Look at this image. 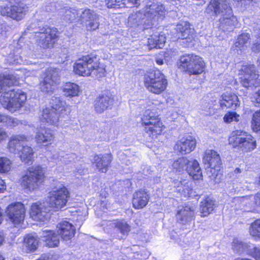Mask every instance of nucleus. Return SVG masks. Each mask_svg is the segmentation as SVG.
Listing matches in <instances>:
<instances>
[{"instance_id":"64","label":"nucleus","mask_w":260,"mask_h":260,"mask_svg":"<svg viewBox=\"0 0 260 260\" xmlns=\"http://www.w3.org/2000/svg\"><path fill=\"white\" fill-rule=\"evenodd\" d=\"M258 61L259 62V66H260V57H259V58H258Z\"/></svg>"},{"instance_id":"31","label":"nucleus","mask_w":260,"mask_h":260,"mask_svg":"<svg viewBox=\"0 0 260 260\" xmlns=\"http://www.w3.org/2000/svg\"><path fill=\"white\" fill-rule=\"evenodd\" d=\"M112 161V155L110 154L96 155L94 156V162L99 171L105 173L108 170Z\"/></svg>"},{"instance_id":"18","label":"nucleus","mask_w":260,"mask_h":260,"mask_svg":"<svg viewBox=\"0 0 260 260\" xmlns=\"http://www.w3.org/2000/svg\"><path fill=\"white\" fill-rule=\"evenodd\" d=\"M6 212L14 224L21 223L24 219L25 209L23 204L21 203H14L10 205Z\"/></svg>"},{"instance_id":"11","label":"nucleus","mask_w":260,"mask_h":260,"mask_svg":"<svg viewBox=\"0 0 260 260\" xmlns=\"http://www.w3.org/2000/svg\"><path fill=\"white\" fill-rule=\"evenodd\" d=\"M229 141L233 147L244 152L250 151L256 147L255 139L251 135L243 132H233Z\"/></svg>"},{"instance_id":"13","label":"nucleus","mask_w":260,"mask_h":260,"mask_svg":"<svg viewBox=\"0 0 260 260\" xmlns=\"http://www.w3.org/2000/svg\"><path fill=\"white\" fill-rule=\"evenodd\" d=\"M57 32V29L54 27L47 25L39 27L37 30L35 31L36 42L42 48H50L56 40L58 37Z\"/></svg>"},{"instance_id":"54","label":"nucleus","mask_w":260,"mask_h":260,"mask_svg":"<svg viewBox=\"0 0 260 260\" xmlns=\"http://www.w3.org/2000/svg\"><path fill=\"white\" fill-rule=\"evenodd\" d=\"M128 2L132 6L136 7H138L140 5V0H128Z\"/></svg>"},{"instance_id":"28","label":"nucleus","mask_w":260,"mask_h":260,"mask_svg":"<svg viewBox=\"0 0 260 260\" xmlns=\"http://www.w3.org/2000/svg\"><path fill=\"white\" fill-rule=\"evenodd\" d=\"M220 105L222 108L236 109L240 105V101L237 95L231 92H226L221 95Z\"/></svg>"},{"instance_id":"37","label":"nucleus","mask_w":260,"mask_h":260,"mask_svg":"<svg viewBox=\"0 0 260 260\" xmlns=\"http://www.w3.org/2000/svg\"><path fill=\"white\" fill-rule=\"evenodd\" d=\"M63 94L64 96L68 98H72L78 96L80 91L78 85L72 82L66 83L62 86Z\"/></svg>"},{"instance_id":"40","label":"nucleus","mask_w":260,"mask_h":260,"mask_svg":"<svg viewBox=\"0 0 260 260\" xmlns=\"http://www.w3.org/2000/svg\"><path fill=\"white\" fill-rule=\"evenodd\" d=\"M80 10H76L74 8L62 9L61 13H63V17L65 20L69 22H73L77 18H80Z\"/></svg>"},{"instance_id":"15","label":"nucleus","mask_w":260,"mask_h":260,"mask_svg":"<svg viewBox=\"0 0 260 260\" xmlns=\"http://www.w3.org/2000/svg\"><path fill=\"white\" fill-rule=\"evenodd\" d=\"M241 83L246 88L260 85L259 75L256 73L253 64L243 66L241 70Z\"/></svg>"},{"instance_id":"58","label":"nucleus","mask_w":260,"mask_h":260,"mask_svg":"<svg viewBox=\"0 0 260 260\" xmlns=\"http://www.w3.org/2000/svg\"><path fill=\"white\" fill-rule=\"evenodd\" d=\"M156 62L157 64H158L159 65H162L164 63V60L162 59H161V58H157L156 60Z\"/></svg>"},{"instance_id":"19","label":"nucleus","mask_w":260,"mask_h":260,"mask_svg":"<svg viewBox=\"0 0 260 260\" xmlns=\"http://www.w3.org/2000/svg\"><path fill=\"white\" fill-rule=\"evenodd\" d=\"M30 57H34V53L30 49L25 46L22 50L17 48L12 53H10L8 57V60L10 64H23L27 63L26 58Z\"/></svg>"},{"instance_id":"23","label":"nucleus","mask_w":260,"mask_h":260,"mask_svg":"<svg viewBox=\"0 0 260 260\" xmlns=\"http://www.w3.org/2000/svg\"><path fill=\"white\" fill-rule=\"evenodd\" d=\"M57 232L63 240L72 239L75 234V228L69 222L65 220L59 222L56 226Z\"/></svg>"},{"instance_id":"26","label":"nucleus","mask_w":260,"mask_h":260,"mask_svg":"<svg viewBox=\"0 0 260 260\" xmlns=\"http://www.w3.org/2000/svg\"><path fill=\"white\" fill-rule=\"evenodd\" d=\"M54 138V135L52 131L48 128L38 130L35 136L37 143L45 146L52 144Z\"/></svg>"},{"instance_id":"44","label":"nucleus","mask_w":260,"mask_h":260,"mask_svg":"<svg viewBox=\"0 0 260 260\" xmlns=\"http://www.w3.org/2000/svg\"><path fill=\"white\" fill-rule=\"evenodd\" d=\"M175 186L179 188V191H182L185 196L190 197L192 196V189L189 187L188 185H184L182 182L177 180L175 182Z\"/></svg>"},{"instance_id":"17","label":"nucleus","mask_w":260,"mask_h":260,"mask_svg":"<svg viewBox=\"0 0 260 260\" xmlns=\"http://www.w3.org/2000/svg\"><path fill=\"white\" fill-rule=\"evenodd\" d=\"M100 15L89 9H81L80 21L87 30H95L100 25Z\"/></svg>"},{"instance_id":"41","label":"nucleus","mask_w":260,"mask_h":260,"mask_svg":"<svg viewBox=\"0 0 260 260\" xmlns=\"http://www.w3.org/2000/svg\"><path fill=\"white\" fill-rule=\"evenodd\" d=\"M253 33L256 40L252 46L251 50L255 53H258L260 52V19L257 21Z\"/></svg>"},{"instance_id":"12","label":"nucleus","mask_w":260,"mask_h":260,"mask_svg":"<svg viewBox=\"0 0 260 260\" xmlns=\"http://www.w3.org/2000/svg\"><path fill=\"white\" fill-rule=\"evenodd\" d=\"M172 166L177 172L186 170L189 176L194 180L200 179L202 177L201 169L196 160L190 161L186 157H182L175 160Z\"/></svg>"},{"instance_id":"63","label":"nucleus","mask_w":260,"mask_h":260,"mask_svg":"<svg viewBox=\"0 0 260 260\" xmlns=\"http://www.w3.org/2000/svg\"><path fill=\"white\" fill-rule=\"evenodd\" d=\"M47 14H48V13L45 12V15H44V16H45L44 18H46L47 17Z\"/></svg>"},{"instance_id":"35","label":"nucleus","mask_w":260,"mask_h":260,"mask_svg":"<svg viewBox=\"0 0 260 260\" xmlns=\"http://www.w3.org/2000/svg\"><path fill=\"white\" fill-rule=\"evenodd\" d=\"M38 245L39 238L37 236L28 234L24 238L23 246L27 253H30L36 250Z\"/></svg>"},{"instance_id":"30","label":"nucleus","mask_w":260,"mask_h":260,"mask_svg":"<svg viewBox=\"0 0 260 260\" xmlns=\"http://www.w3.org/2000/svg\"><path fill=\"white\" fill-rule=\"evenodd\" d=\"M149 200L148 194L144 190H139L133 194V205L135 209H142L145 207Z\"/></svg>"},{"instance_id":"52","label":"nucleus","mask_w":260,"mask_h":260,"mask_svg":"<svg viewBox=\"0 0 260 260\" xmlns=\"http://www.w3.org/2000/svg\"><path fill=\"white\" fill-rule=\"evenodd\" d=\"M122 0H109L107 3V6L109 8H114L116 5V3H119Z\"/></svg>"},{"instance_id":"14","label":"nucleus","mask_w":260,"mask_h":260,"mask_svg":"<svg viewBox=\"0 0 260 260\" xmlns=\"http://www.w3.org/2000/svg\"><path fill=\"white\" fill-rule=\"evenodd\" d=\"M59 81V69L48 68L44 73L43 81L40 82V88L44 92L52 93L57 88Z\"/></svg>"},{"instance_id":"1","label":"nucleus","mask_w":260,"mask_h":260,"mask_svg":"<svg viewBox=\"0 0 260 260\" xmlns=\"http://www.w3.org/2000/svg\"><path fill=\"white\" fill-rule=\"evenodd\" d=\"M16 83V78L13 75H0V102L3 106L11 112L19 110L26 100V94L20 89H10L11 86Z\"/></svg>"},{"instance_id":"39","label":"nucleus","mask_w":260,"mask_h":260,"mask_svg":"<svg viewBox=\"0 0 260 260\" xmlns=\"http://www.w3.org/2000/svg\"><path fill=\"white\" fill-rule=\"evenodd\" d=\"M214 201L210 198H207L201 202L200 210L202 217L208 216L213 210Z\"/></svg>"},{"instance_id":"4","label":"nucleus","mask_w":260,"mask_h":260,"mask_svg":"<svg viewBox=\"0 0 260 260\" xmlns=\"http://www.w3.org/2000/svg\"><path fill=\"white\" fill-rule=\"evenodd\" d=\"M144 14L140 11L132 13L128 17V24L131 27L139 26L143 22L144 16L150 20L162 19L165 15L166 10L164 6L157 1L149 2L146 5Z\"/></svg>"},{"instance_id":"50","label":"nucleus","mask_w":260,"mask_h":260,"mask_svg":"<svg viewBox=\"0 0 260 260\" xmlns=\"http://www.w3.org/2000/svg\"><path fill=\"white\" fill-rule=\"evenodd\" d=\"M251 99L255 106L260 107V90L255 92L251 97Z\"/></svg>"},{"instance_id":"45","label":"nucleus","mask_w":260,"mask_h":260,"mask_svg":"<svg viewBox=\"0 0 260 260\" xmlns=\"http://www.w3.org/2000/svg\"><path fill=\"white\" fill-rule=\"evenodd\" d=\"M11 162L7 157H0V172H8L11 169Z\"/></svg>"},{"instance_id":"53","label":"nucleus","mask_w":260,"mask_h":260,"mask_svg":"<svg viewBox=\"0 0 260 260\" xmlns=\"http://www.w3.org/2000/svg\"><path fill=\"white\" fill-rule=\"evenodd\" d=\"M7 137L6 132L2 127H0V143L4 141Z\"/></svg>"},{"instance_id":"6","label":"nucleus","mask_w":260,"mask_h":260,"mask_svg":"<svg viewBox=\"0 0 260 260\" xmlns=\"http://www.w3.org/2000/svg\"><path fill=\"white\" fill-rule=\"evenodd\" d=\"M177 66L179 69L190 76L201 74L205 68L203 58L193 54L181 56L177 62Z\"/></svg>"},{"instance_id":"43","label":"nucleus","mask_w":260,"mask_h":260,"mask_svg":"<svg viewBox=\"0 0 260 260\" xmlns=\"http://www.w3.org/2000/svg\"><path fill=\"white\" fill-rule=\"evenodd\" d=\"M249 233L255 240H260V218L255 220L251 224Z\"/></svg>"},{"instance_id":"22","label":"nucleus","mask_w":260,"mask_h":260,"mask_svg":"<svg viewBox=\"0 0 260 260\" xmlns=\"http://www.w3.org/2000/svg\"><path fill=\"white\" fill-rule=\"evenodd\" d=\"M194 209L192 207L185 205L178 208L176 218L180 223L187 224L194 220Z\"/></svg>"},{"instance_id":"16","label":"nucleus","mask_w":260,"mask_h":260,"mask_svg":"<svg viewBox=\"0 0 260 260\" xmlns=\"http://www.w3.org/2000/svg\"><path fill=\"white\" fill-rule=\"evenodd\" d=\"M28 11V8L24 3L14 4L11 7H1L0 13L2 15L19 21L23 19Z\"/></svg>"},{"instance_id":"27","label":"nucleus","mask_w":260,"mask_h":260,"mask_svg":"<svg viewBox=\"0 0 260 260\" xmlns=\"http://www.w3.org/2000/svg\"><path fill=\"white\" fill-rule=\"evenodd\" d=\"M113 99L109 95H100L94 101V109L96 112L103 113L105 110L110 108L113 104Z\"/></svg>"},{"instance_id":"8","label":"nucleus","mask_w":260,"mask_h":260,"mask_svg":"<svg viewBox=\"0 0 260 260\" xmlns=\"http://www.w3.org/2000/svg\"><path fill=\"white\" fill-rule=\"evenodd\" d=\"M142 124L144 131L152 138H156L163 129V125L159 115L154 110H146L141 118Z\"/></svg>"},{"instance_id":"3","label":"nucleus","mask_w":260,"mask_h":260,"mask_svg":"<svg viewBox=\"0 0 260 260\" xmlns=\"http://www.w3.org/2000/svg\"><path fill=\"white\" fill-rule=\"evenodd\" d=\"M74 71L78 75L101 78L106 75L104 67L94 55H85L78 59L74 64Z\"/></svg>"},{"instance_id":"48","label":"nucleus","mask_w":260,"mask_h":260,"mask_svg":"<svg viewBox=\"0 0 260 260\" xmlns=\"http://www.w3.org/2000/svg\"><path fill=\"white\" fill-rule=\"evenodd\" d=\"M247 254L254 258L255 260H260V249L258 247H250Z\"/></svg>"},{"instance_id":"38","label":"nucleus","mask_w":260,"mask_h":260,"mask_svg":"<svg viewBox=\"0 0 260 260\" xmlns=\"http://www.w3.org/2000/svg\"><path fill=\"white\" fill-rule=\"evenodd\" d=\"M250 35L248 33H244L239 36L233 47L237 50H244L247 48Z\"/></svg>"},{"instance_id":"57","label":"nucleus","mask_w":260,"mask_h":260,"mask_svg":"<svg viewBox=\"0 0 260 260\" xmlns=\"http://www.w3.org/2000/svg\"><path fill=\"white\" fill-rule=\"evenodd\" d=\"M10 3H14L15 4H18L19 3H22V0H7Z\"/></svg>"},{"instance_id":"10","label":"nucleus","mask_w":260,"mask_h":260,"mask_svg":"<svg viewBox=\"0 0 260 260\" xmlns=\"http://www.w3.org/2000/svg\"><path fill=\"white\" fill-rule=\"evenodd\" d=\"M44 174L43 169L39 166L29 168L21 179V185L24 188L33 190L43 182Z\"/></svg>"},{"instance_id":"51","label":"nucleus","mask_w":260,"mask_h":260,"mask_svg":"<svg viewBox=\"0 0 260 260\" xmlns=\"http://www.w3.org/2000/svg\"><path fill=\"white\" fill-rule=\"evenodd\" d=\"M250 200L253 201L256 206L260 207V192L250 197Z\"/></svg>"},{"instance_id":"46","label":"nucleus","mask_w":260,"mask_h":260,"mask_svg":"<svg viewBox=\"0 0 260 260\" xmlns=\"http://www.w3.org/2000/svg\"><path fill=\"white\" fill-rule=\"evenodd\" d=\"M251 123L254 131H260V110L256 111L253 114Z\"/></svg>"},{"instance_id":"60","label":"nucleus","mask_w":260,"mask_h":260,"mask_svg":"<svg viewBox=\"0 0 260 260\" xmlns=\"http://www.w3.org/2000/svg\"><path fill=\"white\" fill-rule=\"evenodd\" d=\"M241 172V170L240 168H236L235 170H234V174H238L239 173H240Z\"/></svg>"},{"instance_id":"20","label":"nucleus","mask_w":260,"mask_h":260,"mask_svg":"<svg viewBox=\"0 0 260 260\" xmlns=\"http://www.w3.org/2000/svg\"><path fill=\"white\" fill-rule=\"evenodd\" d=\"M196 139L191 136L187 135L181 138L176 144V149L181 154H185L192 151L196 147Z\"/></svg>"},{"instance_id":"36","label":"nucleus","mask_w":260,"mask_h":260,"mask_svg":"<svg viewBox=\"0 0 260 260\" xmlns=\"http://www.w3.org/2000/svg\"><path fill=\"white\" fill-rule=\"evenodd\" d=\"M166 37L164 34L155 33L148 39V46L151 50L154 48H161L166 42Z\"/></svg>"},{"instance_id":"21","label":"nucleus","mask_w":260,"mask_h":260,"mask_svg":"<svg viewBox=\"0 0 260 260\" xmlns=\"http://www.w3.org/2000/svg\"><path fill=\"white\" fill-rule=\"evenodd\" d=\"M176 38L185 40L186 42H191L193 39L194 29L190 27V24L186 21L178 23L176 27Z\"/></svg>"},{"instance_id":"55","label":"nucleus","mask_w":260,"mask_h":260,"mask_svg":"<svg viewBox=\"0 0 260 260\" xmlns=\"http://www.w3.org/2000/svg\"><path fill=\"white\" fill-rule=\"evenodd\" d=\"M7 115L0 113V123L4 124H5L6 121L7 119Z\"/></svg>"},{"instance_id":"25","label":"nucleus","mask_w":260,"mask_h":260,"mask_svg":"<svg viewBox=\"0 0 260 260\" xmlns=\"http://www.w3.org/2000/svg\"><path fill=\"white\" fill-rule=\"evenodd\" d=\"M50 211V208L47 203L40 204L34 203L31 205L30 214L35 219L43 220Z\"/></svg>"},{"instance_id":"33","label":"nucleus","mask_w":260,"mask_h":260,"mask_svg":"<svg viewBox=\"0 0 260 260\" xmlns=\"http://www.w3.org/2000/svg\"><path fill=\"white\" fill-rule=\"evenodd\" d=\"M42 241L45 246L55 247L59 243V237L54 231L45 230L43 231Z\"/></svg>"},{"instance_id":"24","label":"nucleus","mask_w":260,"mask_h":260,"mask_svg":"<svg viewBox=\"0 0 260 260\" xmlns=\"http://www.w3.org/2000/svg\"><path fill=\"white\" fill-rule=\"evenodd\" d=\"M203 162L208 168L219 170L220 158L219 154L215 150H206L203 156Z\"/></svg>"},{"instance_id":"29","label":"nucleus","mask_w":260,"mask_h":260,"mask_svg":"<svg viewBox=\"0 0 260 260\" xmlns=\"http://www.w3.org/2000/svg\"><path fill=\"white\" fill-rule=\"evenodd\" d=\"M51 109L58 115H67L70 113V108L66 102L60 97L53 96L50 101Z\"/></svg>"},{"instance_id":"56","label":"nucleus","mask_w":260,"mask_h":260,"mask_svg":"<svg viewBox=\"0 0 260 260\" xmlns=\"http://www.w3.org/2000/svg\"><path fill=\"white\" fill-rule=\"evenodd\" d=\"M6 189V185L3 180L0 178V192Z\"/></svg>"},{"instance_id":"61","label":"nucleus","mask_w":260,"mask_h":260,"mask_svg":"<svg viewBox=\"0 0 260 260\" xmlns=\"http://www.w3.org/2000/svg\"><path fill=\"white\" fill-rule=\"evenodd\" d=\"M30 74H30V73H29V72H27V73H25V75L26 76H29L30 75Z\"/></svg>"},{"instance_id":"49","label":"nucleus","mask_w":260,"mask_h":260,"mask_svg":"<svg viewBox=\"0 0 260 260\" xmlns=\"http://www.w3.org/2000/svg\"><path fill=\"white\" fill-rule=\"evenodd\" d=\"M7 119L6 121L5 125L7 127H13L19 125L20 121L17 118L12 117L7 115Z\"/></svg>"},{"instance_id":"2","label":"nucleus","mask_w":260,"mask_h":260,"mask_svg":"<svg viewBox=\"0 0 260 260\" xmlns=\"http://www.w3.org/2000/svg\"><path fill=\"white\" fill-rule=\"evenodd\" d=\"M205 14L211 17H219V27L224 31H231L238 25L228 0H211Z\"/></svg>"},{"instance_id":"9","label":"nucleus","mask_w":260,"mask_h":260,"mask_svg":"<svg viewBox=\"0 0 260 260\" xmlns=\"http://www.w3.org/2000/svg\"><path fill=\"white\" fill-rule=\"evenodd\" d=\"M144 84L149 91L159 94L166 89L168 81L159 71H154L145 75Z\"/></svg>"},{"instance_id":"59","label":"nucleus","mask_w":260,"mask_h":260,"mask_svg":"<svg viewBox=\"0 0 260 260\" xmlns=\"http://www.w3.org/2000/svg\"><path fill=\"white\" fill-rule=\"evenodd\" d=\"M4 240V235L1 232H0V245H1L3 244Z\"/></svg>"},{"instance_id":"42","label":"nucleus","mask_w":260,"mask_h":260,"mask_svg":"<svg viewBox=\"0 0 260 260\" xmlns=\"http://www.w3.org/2000/svg\"><path fill=\"white\" fill-rule=\"evenodd\" d=\"M250 245L248 243H245L238 239H234L232 242L233 249L238 253H242L246 252L247 253Z\"/></svg>"},{"instance_id":"5","label":"nucleus","mask_w":260,"mask_h":260,"mask_svg":"<svg viewBox=\"0 0 260 260\" xmlns=\"http://www.w3.org/2000/svg\"><path fill=\"white\" fill-rule=\"evenodd\" d=\"M29 139V138L24 135L13 136L8 142V149L11 153H18L21 161L25 164H31L34 152L30 146L24 145Z\"/></svg>"},{"instance_id":"34","label":"nucleus","mask_w":260,"mask_h":260,"mask_svg":"<svg viewBox=\"0 0 260 260\" xmlns=\"http://www.w3.org/2000/svg\"><path fill=\"white\" fill-rule=\"evenodd\" d=\"M40 119L43 122L56 125L59 120L58 115L50 107L43 109Z\"/></svg>"},{"instance_id":"7","label":"nucleus","mask_w":260,"mask_h":260,"mask_svg":"<svg viewBox=\"0 0 260 260\" xmlns=\"http://www.w3.org/2000/svg\"><path fill=\"white\" fill-rule=\"evenodd\" d=\"M70 197V193L63 185L55 186L48 193L47 204L51 211H59L65 207Z\"/></svg>"},{"instance_id":"47","label":"nucleus","mask_w":260,"mask_h":260,"mask_svg":"<svg viewBox=\"0 0 260 260\" xmlns=\"http://www.w3.org/2000/svg\"><path fill=\"white\" fill-rule=\"evenodd\" d=\"M239 115L235 112H230L227 113L224 116V121L226 123H230L233 121L237 122L239 121Z\"/></svg>"},{"instance_id":"62","label":"nucleus","mask_w":260,"mask_h":260,"mask_svg":"<svg viewBox=\"0 0 260 260\" xmlns=\"http://www.w3.org/2000/svg\"><path fill=\"white\" fill-rule=\"evenodd\" d=\"M4 258L2 255L0 254V260H4Z\"/></svg>"},{"instance_id":"32","label":"nucleus","mask_w":260,"mask_h":260,"mask_svg":"<svg viewBox=\"0 0 260 260\" xmlns=\"http://www.w3.org/2000/svg\"><path fill=\"white\" fill-rule=\"evenodd\" d=\"M108 225L112 228L116 232H119L121 236L117 235V238L122 239L128 235L131 230L130 226L124 220H115L109 221Z\"/></svg>"}]
</instances>
